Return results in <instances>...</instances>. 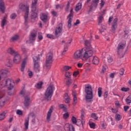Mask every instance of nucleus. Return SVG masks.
Here are the masks:
<instances>
[{
  "label": "nucleus",
  "mask_w": 131,
  "mask_h": 131,
  "mask_svg": "<svg viewBox=\"0 0 131 131\" xmlns=\"http://www.w3.org/2000/svg\"><path fill=\"white\" fill-rule=\"evenodd\" d=\"M0 88L1 89L7 88L8 91H12V90H13L14 92L16 91V89H15V82L10 78L2 81L0 84Z\"/></svg>",
  "instance_id": "1"
},
{
  "label": "nucleus",
  "mask_w": 131,
  "mask_h": 131,
  "mask_svg": "<svg viewBox=\"0 0 131 131\" xmlns=\"http://www.w3.org/2000/svg\"><path fill=\"white\" fill-rule=\"evenodd\" d=\"M85 93L86 94L85 99L86 102H91L93 99V89H92V86L90 84L85 85Z\"/></svg>",
  "instance_id": "2"
},
{
  "label": "nucleus",
  "mask_w": 131,
  "mask_h": 131,
  "mask_svg": "<svg viewBox=\"0 0 131 131\" xmlns=\"http://www.w3.org/2000/svg\"><path fill=\"white\" fill-rule=\"evenodd\" d=\"M19 9L20 10H22V11H26V13L24 16L25 18V26H27L28 25V23H29V20H28V14L29 13V11L28 10H29V6L28 5H24L22 4H20L19 5Z\"/></svg>",
  "instance_id": "3"
},
{
  "label": "nucleus",
  "mask_w": 131,
  "mask_h": 131,
  "mask_svg": "<svg viewBox=\"0 0 131 131\" xmlns=\"http://www.w3.org/2000/svg\"><path fill=\"white\" fill-rule=\"evenodd\" d=\"M54 91V85H50L45 94V99L47 101H51Z\"/></svg>",
  "instance_id": "4"
},
{
  "label": "nucleus",
  "mask_w": 131,
  "mask_h": 131,
  "mask_svg": "<svg viewBox=\"0 0 131 131\" xmlns=\"http://www.w3.org/2000/svg\"><path fill=\"white\" fill-rule=\"evenodd\" d=\"M37 4V0H32L31 16L32 19H35V18H37V8H36Z\"/></svg>",
  "instance_id": "5"
},
{
  "label": "nucleus",
  "mask_w": 131,
  "mask_h": 131,
  "mask_svg": "<svg viewBox=\"0 0 131 131\" xmlns=\"http://www.w3.org/2000/svg\"><path fill=\"white\" fill-rule=\"evenodd\" d=\"M33 60L34 62V69L35 72H39V70H40V67L39 66V64H38V62H39L40 59L38 56H34L33 57Z\"/></svg>",
  "instance_id": "6"
},
{
  "label": "nucleus",
  "mask_w": 131,
  "mask_h": 131,
  "mask_svg": "<svg viewBox=\"0 0 131 131\" xmlns=\"http://www.w3.org/2000/svg\"><path fill=\"white\" fill-rule=\"evenodd\" d=\"M93 56V50L88 48H83V58L88 60Z\"/></svg>",
  "instance_id": "7"
},
{
  "label": "nucleus",
  "mask_w": 131,
  "mask_h": 131,
  "mask_svg": "<svg viewBox=\"0 0 131 131\" xmlns=\"http://www.w3.org/2000/svg\"><path fill=\"white\" fill-rule=\"evenodd\" d=\"M53 63V54L49 53L46 56V66L47 69L51 68V66Z\"/></svg>",
  "instance_id": "8"
},
{
  "label": "nucleus",
  "mask_w": 131,
  "mask_h": 131,
  "mask_svg": "<svg viewBox=\"0 0 131 131\" xmlns=\"http://www.w3.org/2000/svg\"><path fill=\"white\" fill-rule=\"evenodd\" d=\"M5 94H6V90L5 89H1L0 90V99H2V100L0 102L1 107H4L7 102V99L4 97Z\"/></svg>",
  "instance_id": "9"
},
{
  "label": "nucleus",
  "mask_w": 131,
  "mask_h": 131,
  "mask_svg": "<svg viewBox=\"0 0 131 131\" xmlns=\"http://www.w3.org/2000/svg\"><path fill=\"white\" fill-rule=\"evenodd\" d=\"M29 117H32V118H34L35 117V115H34V113H30L29 114L28 117L25 119V130H27V129L29 128Z\"/></svg>",
  "instance_id": "10"
},
{
  "label": "nucleus",
  "mask_w": 131,
  "mask_h": 131,
  "mask_svg": "<svg viewBox=\"0 0 131 131\" xmlns=\"http://www.w3.org/2000/svg\"><path fill=\"white\" fill-rule=\"evenodd\" d=\"M73 58L75 60H79L81 58H83V48L81 50H77L74 54Z\"/></svg>",
  "instance_id": "11"
},
{
  "label": "nucleus",
  "mask_w": 131,
  "mask_h": 131,
  "mask_svg": "<svg viewBox=\"0 0 131 131\" xmlns=\"http://www.w3.org/2000/svg\"><path fill=\"white\" fill-rule=\"evenodd\" d=\"M118 21V19L117 18H115L112 24V28L111 30V32L112 33H115V31H116V29H117V22Z\"/></svg>",
  "instance_id": "12"
},
{
  "label": "nucleus",
  "mask_w": 131,
  "mask_h": 131,
  "mask_svg": "<svg viewBox=\"0 0 131 131\" xmlns=\"http://www.w3.org/2000/svg\"><path fill=\"white\" fill-rule=\"evenodd\" d=\"M63 31V24L59 23L55 29V35L58 36L60 33H62Z\"/></svg>",
  "instance_id": "13"
},
{
  "label": "nucleus",
  "mask_w": 131,
  "mask_h": 131,
  "mask_svg": "<svg viewBox=\"0 0 131 131\" xmlns=\"http://www.w3.org/2000/svg\"><path fill=\"white\" fill-rule=\"evenodd\" d=\"M125 47V42H121L119 43L117 48V53L118 55L121 54V53H122V50L124 49Z\"/></svg>",
  "instance_id": "14"
},
{
  "label": "nucleus",
  "mask_w": 131,
  "mask_h": 131,
  "mask_svg": "<svg viewBox=\"0 0 131 131\" xmlns=\"http://www.w3.org/2000/svg\"><path fill=\"white\" fill-rule=\"evenodd\" d=\"M125 47V42H121L119 43L117 48V53L118 55L121 54V53H122V50L124 49Z\"/></svg>",
  "instance_id": "15"
},
{
  "label": "nucleus",
  "mask_w": 131,
  "mask_h": 131,
  "mask_svg": "<svg viewBox=\"0 0 131 131\" xmlns=\"http://www.w3.org/2000/svg\"><path fill=\"white\" fill-rule=\"evenodd\" d=\"M31 99H30V97L29 96L25 97V100L24 101V105L26 108L27 107H29L30 106V104H31Z\"/></svg>",
  "instance_id": "16"
},
{
  "label": "nucleus",
  "mask_w": 131,
  "mask_h": 131,
  "mask_svg": "<svg viewBox=\"0 0 131 131\" xmlns=\"http://www.w3.org/2000/svg\"><path fill=\"white\" fill-rule=\"evenodd\" d=\"M20 61H21V56L17 52L14 55L13 62L15 63V64H18V63H20Z\"/></svg>",
  "instance_id": "17"
},
{
  "label": "nucleus",
  "mask_w": 131,
  "mask_h": 131,
  "mask_svg": "<svg viewBox=\"0 0 131 131\" xmlns=\"http://www.w3.org/2000/svg\"><path fill=\"white\" fill-rule=\"evenodd\" d=\"M53 110L54 108L53 106H51L47 113V120L48 121V122L51 121V116H52V113H53Z\"/></svg>",
  "instance_id": "18"
},
{
  "label": "nucleus",
  "mask_w": 131,
  "mask_h": 131,
  "mask_svg": "<svg viewBox=\"0 0 131 131\" xmlns=\"http://www.w3.org/2000/svg\"><path fill=\"white\" fill-rule=\"evenodd\" d=\"M0 75L2 77H7L8 75H9V70L6 69L1 70Z\"/></svg>",
  "instance_id": "19"
},
{
  "label": "nucleus",
  "mask_w": 131,
  "mask_h": 131,
  "mask_svg": "<svg viewBox=\"0 0 131 131\" xmlns=\"http://www.w3.org/2000/svg\"><path fill=\"white\" fill-rule=\"evenodd\" d=\"M72 16H73V13H70L68 16L69 20L68 21V28H71V22H72Z\"/></svg>",
  "instance_id": "20"
},
{
  "label": "nucleus",
  "mask_w": 131,
  "mask_h": 131,
  "mask_svg": "<svg viewBox=\"0 0 131 131\" xmlns=\"http://www.w3.org/2000/svg\"><path fill=\"white\" fill-rule=\"evenodd\" d=\"M72 95L73 97V104L74 106H75V105L77 104V98L76 97V92L73 91Z\"/></svg>",
  "instance_id": "21"
},
{
  "label": "nucleus",
  "mask_w": 131,
  "mask_h": 131,
  "mask_svg": "<svg viewBox=\"0 0 131 131\" xmlns=\"http://www.w3.org/2000/svg\"><path fill=\"white\" fill-rule=\"evenodd\" d=\"M0 10L2 13H5L6 7L5 6V2L3 0L0 1Z\"/></svg>",
  "instance_id": "22"
},
{
  "label": "nucleus",
  "mask_w": 131,
  "mask_h": 131,
  "mask_svg": "<svg viewBox=\"0 0 131 131\" xmlns=\"http://www.w3.org/2000/svg\"><path fill=\"white\" fill-rule=\"evenodd\" d=\"M65 128H68L69 131H75L74 127L73 124L67 123L64 126Z\"/></svg>",
  "instance_id": "23"
},
{
  "label": "nucleus",
  "mask_w": 131,
  "mask_h": 131,
  "mask_svg": "<svg viewBox=\"0 0 131 131\" xmlns=\"http://www.w3.org/2000/svg\"><path fill=\"white\" fill-rule=\"evenodd\" d=\"M35 37H36V33H31V36H30V39L29 41L30 43H31L32 42H33L34 40H35Z\"/></svg>",
  "instance_id": "24"
},
{
  "label": "nucleus",
  "mask_w": 131,
  "mask_h": 131,
  "mask_svg": "<svg viewBox=\"0 0 131 131\" xmlns=\"http://www.w3.org/2000/svg\"><path fill=\"white\" fill-rule=\"evenodd\" d=\"M7 51L8 53H9V54H10V55H14L18 53L16 52L14 50H13V48L12 47L8 48Z\"/></svg>",
  "instance_id": "25"
},
{
  "label": "nucleus",
  "mask_w": 131,
  "mask_h": 131,
  "mask_svg": "<svg viewBox=\"0 0 131 131\" xmlns=\"http://www.w3.org/2000/svg\"><path fill=\"white\" fill-rule=\"evenodd\" d=\"M92 63L94 64V65H98L99 63H100V60L99 58L97 56H94L92 59Z\"/></svg>",
  "instance_id": "26"
},
{
  "label": "nucleus",
  "mask_w": 131,
  "mask_h": 131,
  "mask_svg": "<svg viewBox=\"0 0 131 131\" xmlns=\"http://www.w3.org/2000/svg\"><path fill=\"white\" fill-rule=\"evenodd\" d=\"M40 18L43 22H47V20L48 19V15H47L45 13H42L40 15Z\"/></svg>",
  "instance_id": "27"
},
{
  "label": "nucleus",
  "mask_w": 131,
  "mask_h": 131,
  "mask_svg": "<svg viewBox=\"0 0 131 131\" xmlns=\"http://www.w3.org/2000/svg\"><path fill=\"white\" fill-rule=\"evenodd\" d=\"M28 59L27 58L25 59L21 64V68L20 69L21 71H24L25 69V66H26V63H27Z\"/></svg>",
  "instance_id": "28"
},
{
  "label": "nucleus",
  "mask_w": 131,
  "mask_h": 131,
  "mask_svg": "<svg viewBox=\"0 0 131 131\" xmlns=\"http://www.w3.org/2000/svg\"><path fill=\"white\" fill-rule=\"evenodd\" d=\"M5 65L7 66V67H13V61L11 59H7Z\"/></svg>",
  "instance_id": "29"
},
{
  "label": "nucleus",
  "mask_w": 131,
  "mask_h": 131,
  "mask_svg": "<svg viewBox=\"0 0 131 131\" xmlns=\"http://www.w3.org/2000/svg\"><path fill=\"white\" fill-rule=\"evenodd\" d=\"M7 25V16H5L3 19L1 23L2 27L4 28Z\"/></svg>",
  "instance_id": "30"
},
{
  "label": "nucleus",
  "mask_w": 131,
  "mask_h": 131,
  "mask_svg": "<svg viewBox=\"0 0 131 131\" xmlns=\"http://www.w3.org/2000/svg\"><path fill=\"white\" fill-rule=\"evenodd\" d=\"M8 113V111H4L2 114H0V120H3L5 119L6 117V114Z\"/></svg>",
  "instance_id": "31"
},
{
  "label": "nucleus",
  "mask_w": 131,
  "mask_h": 131,
  "mask_svg": "<svg viewBox=\"0 0 131 131\" xmlns=\"http://www.w3.org/2000/svg\"><path fill=\"white\" fill-rule=\"evenodd\" d=\"M82 7V4L81 3H78L75 8L76 12H78V11H79V10L81 9Z\"/></svg>",
  "instance_id": "32"
},
{
  "label": "nucleus",
  "mask_w": 131,
  "mask_h": 131,
  "mask_svg": "<svg viewBox=\"0 0 131 131\" xmlns=\"http://www.w3.org/2000/svg\"><path fill=\"white\" fill-rule=\"evenodd\" d=\"M64 101L65 102L67 103H70V98H69V96H68V94L66 93L64 95Z\"/></svg>",
  "instance_id": "33"
},
{
  "label": "nucleus",
  "mask_w": 131,
  "mask_h": 131,
  "mask_svg": "<svg viewBox=\"0 0 131 131\" xmlns=\"http://www.w3.org/2000/svg\"><path fill=\"white\" fill-rule=\"evenodd\" d=\"M72 67L68 66H64L62 68V71H68L70 69H71Z\"/></svg>",
  "instance_id": "34"
},
{
  "label": "nucleus",
  "mask_w": 131,
  "mask_h": 131,
  "mask_svg": "<svg viewBox=\"0 0 131 131\" xmlns=\"http://www.w3.org/2000/svg\"><path fill=\"white\" fill-rule=\"evenodd\" d=\"M89 125L91 128H93V129L96 128V124L93 122H89Z\"/></svg>",
  "instance_id": "35"
},
{
  "label": "nucleus",
  "mask_w": 131,
  "mask_h": 131,
  "mask_svg": "<svg viewBox=\"0 0 131 131\" xmlns=\"http://www.w3.org/2000/svg\"><path fill=\"white\" fill-rule=\"evenodd\" d=\"M59 107L61 109H63V111H64V112H66V111H67V108H66V105H65L64 104H60L59 105Z\"/></svg>",
  "instance_id": "36"
},
{
  "label": "nucleus",
  "mask_w": 131,
  "mask_h": 131,
  "mask_svg": "<svg viewBox=\"0 0 131 131\" xmlns=\"http://www.w3.org/2000/svg\"><path fill=\"white\" fill-rule=\"evenodd\" d=\"M127 105H129L131 103V96H128L125 100Z\"/></svg>",
  "instance_id": "37"
},
{
  "label": "nucleus",
  "mask_w": 131,
  "mask_h": 131,
  "mask_svg": "<svg viewBox=\"0 0 131 131\" xmlns=\"http://www.w3.org/2000/svg\"><path fill=\"white\" fill-rule=\"evenodd\" d=\"M115 118L116 119V120H117V121H119L120 120H121V116L119 114H116L115 115Z\"/></svg>",
  "instance_id": "38"
},
{
  "label": "nucleus",
  "mask_w": 131,
  "mask_h": 131,
  "mask_svg": "<svg viewBox=\"0 0 131 131\" xmlns=\"http://www.w3.org/2000/svg\"><path fill=\"white\" fill-rule=\"evenodd\" d=\"M103 15H100L98 17V24H101V23L102 22H103Z\"/></svg>",
  "instance_id": "39"
},
{
  "label": "nucleus",
  "mask_w": 131,
  "mask_h": 131,
  "mask_svg": "<svg viewBox=\"0 0 131 131\" xmlns=\"http://www.w3.org/2000/svg\"><path fill=\"white\" fill-rule=\"evenodd\" d=\"M98 97L101 98L102 97V88H99L98 89Z\"/></svg>",
  "instance_id": "40"
},
{
  "label": "nucleus",
  "mask_w": 131,
  "mask_h": 131,
  "mask_svg": "<svg viewBox=\"0 0 131 131\" xmlns=\"http://www.w3.org/2000/svg\"><path fill=\"white\" fill-rule=\"evenodd\" d=\"M42 86V82H39L37 83V84L35 85V87L36 89H40Z\"/></svg>",
  "instance_id": "41"
},
{
  "label": "nucleus",
  "mask_w": 131,
  "mask_h": 131,
  "mask_svg": "<svg viewBox=\"0 0 131 131\" xmlns=\"http://www.w3.org/2000/svg\"><path fill=\"white\" fill-rule=\"evenodd\" d=\"M72 121L74 124H76L78 121H77V120H76V118L74 116H73L72 117Z\"/></svg>",
  "instance_id": "42"
},
{
  "label": "nucleus",
  "mask_w": 131,
  "mask_h": 131,
  "mask_svg": "<svg viewBox=\"0 0 131 131\" xmlns=\"http://www.w3.org/2000/svg\"><path fill=\"white\" fill-rule=\"evenodd\" d=\"M18 38H19V36H18L17 35H15L14 36H13L11 38V40H12V41H15V40H17V39H18Z\"/></svg>",
  "instance_id": "43"
},
{
  "label": "nucleus",
  "mask_w": 131,
  "mask_h": 131,
  "mask_svg": "<svg viewBox=\"0 0 131 131\" xmlns=\"http://www.w3.org/2000/svg\"><path fill=\"white\" fill-rule=\"evenodd\" d=\"M28 74L29 77L30 78H31V77H32V76H33V72H32V71H30V70H28Z\"/></svg>",
  "instance_id": "44"
},
{
  "label": "nucleus",
  "mask_w": 131,
  "mask_h": 131,
  "mask_svg": "<svg viewBox=\"0 0 131 131\" xmlns=\"http://www.w3.org/2000/svg\"><path fill=\"white\" fill-rule=\"evenodd\" d=\"M121 91H122V92H128V91H129V88L123 87L121 88Z\"/></svg>",
  "instance_id": "45"
},
{
  "label": "nucleus",
  "mask_w": 131,
  "mask_h": 131,
  "mask_svg": "<svg viewBox=\"0 0 131 131\" xmlns=\"http://www.w3.org/2000/svg\"><path fill=\"white\" fill-rule=\"evenodd\" d=\"M65 76L66 77H67L68 78H70L71 75L70 74V72H67L65 73Z\"/></svg>",
  "instance_id": "46"
},
{
  "label": "nucleus",
  "mask_w": 131,
  "mask_h": 131,
  "mask_svg": "<svg viewBox=\"0 0 131 131\" xmlns=\"http://www.w3.org/2000/svg\"><path fill=\"white\" fill-rule=\"evenodd\" d=\"M91 117H92V118H94V119H95V120H97V119H98V116H97V115L95 113L92 114L91 115Z\"/></svg>",
  "instance_id": "47"
},
{
  "label": "nucleus",
  "mask_w": 131,
  "mask_h": 131,
  "mask_svg": "<svg viewBox=\"0 0 131 131\" xmlns=\"http://www.w3.org/2000/svg\"><path fill=\"white\" fill-rule=\"evenodd\" d=\"M16 114H17V115H23V112H22V111L20 110H17L16 111Z\"/></svg>",
  "instance_id": "48"
},
{
  "label": "nucleus",
  "mask_w": 131,
  "mask_h": 131,
  "mask_svg": "<svg viewBox=\"0 0 131 131\" xmlns=\"http://www.w3.org/2000/svg\"><path fill=\"white\" fill-rule=\"evenodd\" d=\"M17 17V15L15 13H13L10 15V18L11 19H15L16 17Z\"/></svg>",
  "instance_id": "49"
},
{
  "label": "nucleus",
  "mask_w": 131,
  "mask_h": 131,
  "mask_svg": "<svg viewBox=\"0 0 131 131\" xmlns=\"http://www.w3.org/2000/svg\"><path fill=\"white\" fill-rule=\"evenodd\" d=\"M38 38L39 40H41L42 39L43 37L41 33H38Z\"/></svg>",
  "instance_id": "50"
},
{
  "label": "nucleus",
  "mask_w": 131,
  "mask_h": 131,
  "mask_svg": "<svg viewBox=\"0 0 131 131\" xmlns=\"http://www.w3.org/2000/svg\"><path fill=\"white\" fill-rule=\"evenodd\" d=\"M68 117H69V114H68V113H67L63 114V118L64 119H67Z\"/></svg>",
  "instance_id": "51"
},
{
  "label": "nucleus",
  "mask_w": 131,
  "mask_h": 131,
  "mask_svg": "<svg viewBox=\"0 0 131 131\" xmlns=\"http://www.w3.org/2000/svg\"><path fill=\"white\" fill-rule=\"evenodd\" d=\"M119 73L120 75H123V74H124V69H120Z\"/></svg>",
  "instance_id": "52"
},
{
  "label": "nucleus",
  "mask_w": 131,
  "mask_h": 131,
  "mask_svg": "<svg viewBox=\"0 0 131 131\" xmlns=\"http://www.w3.org/2000/svg\"><path fill=\"white\" fill-rule=\"evenodd\" d=\"M78 74H79V72L75 71L74 72L73 75V76H74V77H76V76H77V75H78Z\"/></svg>",
  "instance_id": "53"
},
{
  "label": "nucleus",
  "mask_w": 131,
  "mask_h": 131,
  "mask_svg": "<svg viewBox=\"0 0 131 131\" xmlns=\"http://www.w3.org/2000/svg\"><path fill=\"white\" fill-rule=\"evenodd\" d=\"M113 61V59L111 57H107V62L111 63Z\"/></svg>",
  "instance_id": "54"
},
{
  "label": "nucleus",
  "mask_w": 131,
  "mask_h": 131,
  "mask_svg": "<svg viewBox=\"0 0 131 131\" xmlns=\"http://www.w3.org/2000/svg\"><path fill=\"white\" fill-rule=\"evenodd\" d=\"M47 37L48 38H54V36L51 34H48L47 35Z\"/></svg>",
  "instance_id": "55"
},
{
  "label": "nucleus",
  "mask_w": 131,
  "mask_h": 131,
  "mask_svg": "<svg viewBox=\"0 0 131 131\" xmlns=\"http://www.w3.org/2000/svg\"><path fill=\"white\" fill-rule=\"evenodd\" d=\"M21 51L23 53H26L27 52V50H26V48L24 46L21 47Z\"/></svg>",
  "instance_id": "56"
},
{
  "label": "nucleus",
  "mask_w": 131,
  "mask_h": 131,
  "mask_svg": "<svg viewBox=\"0 0 131 131\" xmlns=\"http://www.w3.org/2000/svg\"><path fill=\"white\" fill-rule=\"evenodd\" d=\"M36 122V120H35V117L33 118V119L31 120V123L32 124H35Z\"/></svg>",
  "instance_id": "57"
},
{
  "label": "nucleus",
  "mask_w": 131,
  "mask_h": 131,
  "mask_svg": "<svg viewBox=\"0 0 131 131\" xmlns=\"http://www.w3.org/2000/svg\"><path fill=\"white\" fill-rule=\"evenodd\" d=\"M107 69V66L104 65L102 67V72H105V70Z\"/></svg>",
  "instance_id": "58"
},
{
  "label": "nucleus",
  "mask_w": 131,
  "mask_h": 131,
  "mask_svg": "<svg viewBox=\"0 0 131 131\" xmlns=\"http://www.w3.org/2000/svg\"><path fill=\"white\" fill-rule=\"evenodd\" d=\"M51 13L54 17H57V16H58V14L55 11H52Z\"/></svg>",
  "instance_id": "59"
},
{
  "label": "nucleus",
  "mask_w": 131,
  "mask_h": 131,
  "mask_svg": "<svg viewBox=\"0 0 131 131\" xmlns=\"http://www.w3.org/2000/svg\"><path fill=\"white\" fill-rule=\"evenodd\" d=\"M20 95H21L22 96H24V95H25V90H24V89L22 90L20 93H19Z\"/></svg>",
  "instance_id": "60"
},
{
  "label": "nucleus",
  "mask_w": 131,
  "mask_h": 131,
  "mask_svg": "<svg viewBox=\"0 0 131 131\" xmlns=\"http://www.w3.org/2000/svg\"><path fill=\"white\" fill-rule=\"evenodd\" d=\"M69 8H70V3H69V2H68V4L67 5V7L66 8V10L68 11V10H69Z\"/></svg>",
  "instance_id": "61"
},
{
  "label": "nucleus",
  "mask_w": 131,
  "mask_h": 131,
  "mask_svg": "<svg viewBox=\"0 0 131 131\" xmlns=\"http://www.w3.org/2000/svg\"><path fill=\"white\" fill-rule=\"evenodd\" d=\"M128 108H129V106L126 105L124 106V111L125 112H126L127 110H128Z\"/></svg>",
  "instance_id": "62"
},
{
  "label": "nucleus",
  "mask_w": 131,
  "mask_h": 131,
  "mask_svg": "<svg viewBox=\"0 0 131 131\" xmlns=\"http://www.w3.org/2000/svg\"><path fill=\"white\" fill-rule=\"evenodd\" d=\"M104 5H105V2L103 0L101 1V3H100V7L101 8H102L104 7Z\"/></svg>",
  "instance_id": "63"
},
{
  "label": "nucleus",
  "mask_w": 131,
  "mask_h": 131,
  "mask_svg": "<svg viewBox=\"0 0 131 131\" xmlns=\"http://www.w3.org/2000/svg\"><path fill=\"white\" fill-rule=\"evenodd\" d=\"M106 30V27H103L100 30V32L102 33V32L105 31Z\"/></svg>",
  "instance_id": "64"
}]
</instances>
